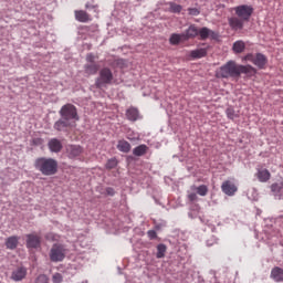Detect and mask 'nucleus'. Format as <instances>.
Masks as SVG:
<instances>
[{
	"label": "nucleus",
	"instance_id": "1",
	"mask_svg": "<svg viewBox=\"0 0 283 283\" xmlns=\"http://www.w3.org/2000/svg\"><path fill=\"white\" fill-rule=\"evenodd\" d=\"M241 74H255V67L238 64L231 60L223 64L217 72L218 78H240Z\"/></svg>",
	"mask_w": 283,
	"mask_h": 283
},
{
	"label": "nucleus",
	"instance_id": "2",
	"mask_svg": "<svg viewBox=\"0 0 283 283\" xmlns=\"http://www.w3.org/2000/svg\"><path fill=\"white\" fill-rule=\"evenodd\" d=\"M34 167L42 176H54L59 171V161L54 158L40 157L35 159Z\"/></svg>",
	"mask_w": 283,
	"mask_h": 283
},
{
	"label": "nucleus",
	"instance_id": "3",
	"mask_svg": "<svg viewBox=\"0 0 283 283\" xmlns=\"http://www.w3.org/2000/svg\"><path fill=\"white\" fill-rule=\"evenodd\" d=\"M112 81H114V73L109 67H103L99 71V76L95 81V86L101 90L106 85H112Z\"/></svg>",
	"mask_w": 283,
	"mask_h": 283
},
{
	"label": "nucleus",
	"instance_id": "4",
	"mask_svg": "<svg viewBox=\"0 0 283 283\" xmlns=\"http://www.w3.org/2000/svg\"><path fill=\"white\" fill-rule=\"evenodd\" d=\"M61 118L65 120H80L78 111L74 104H65L61 107L59 112Z\"/></svg>",
	"mask_w": 283,
	"mask_h": 283
},
{
	"label": "nucleus",
	"instance_id": "5",
	"mask_svg": "<svg viewBox=\"0 0 283 283\" xmlns=\"http://www.w3.org/2000/svg\"><path fill=\"white\" fill-rule=\"evenodd\" d=\"M49 256L51 262H63L65 260V247L59 243L53 244Z\"/></svg>",
	"mask_w": 283,
	"mask_h": 283
},
{
	"label": "nucleus",
	"instance_id": "6",
	"mask_svg": "<svg viewBox=\"0 0 283 283\" xmlns=\"http://www.w3.org/2000/svg\"><path fill=\"white\" fill-rule=\"evenodd\" d=\"M243 61H250L251 63H253V65L259 67V70H264V67L266 66V63H269L266 55L262 53H256L255 55H253L252 53L247 54L243 57Z\"/></svg>",
	"mask_w": 283,
	"mask_h": 283
},
{
	"label": "nucleus",
	"instance_id": "7",
	"mask_svg": "<svg viewBox=\"0 0 283 283\" xmlns=\"http://www.w3.org/2000/svg\"><path fill=\"white\" fill-rule=\"evenodd\" d=\"M234 12L239 19L243 21H249L253 14V7L249 4H241L234 8Z\"/></svg>",
	"mask_w": 283,
	"mask_h": 283
},
{
	"label": "nucleus",
	"instance_id": "8",
	"mask_svg": "<svg viewBox=\"0 0 283 283\" xmlns=\"http://www.w3.org/2000/svg\"><path fill=\"white\" fill-rule=\"evenodd\" d=\"M221 190L226 193V196H235L238 191V186L231 180H226L221 185Z\"/></svg>",
	"mask_w": 283,
	"mask_h": 283
},
{
	"label": "nucleus",
	"instance_id": "9",
	"mask_svg": "<svg viewBox=\"0 0 283 283\" xmlns=\"http://www.w3.org/2000/svg\"><path fill=\"white\" fill-rule=\"evenodd\" d=\"M27 247L28 249H39L41 247V237L35 233L27 234Z\"/></svg>",
	"mask_w": 283,
	"mask_h": 283
},
{
	"label": "nucleus",
	"instance_id": "10",
	"mask_svg": "<svg viewBox=\"0 0 283 283\" xmlns=\"http://www.w3.org/2000/svg\"><path fill=\"white\" fill-rule=\"evenodd\" d=\"M229 27L234 32H238V30L244 29V20L238 17H231L228 19Z\"/></svg>",
	"mask_w": 283,
	"mask_h": 283
},
{
	"label": "nucleus",
	"instance_id": "11",
	"mask_svg": "<svg viewBox=\"0 0 283 283\" xmlns=\"http://www.w3.org/2000/svg\"><path fill=\"white\" fill-rule=\"evenodd\" d=\"M66 154L69 158H77V156H81V154H83V147L78 145H67Z\"/></svg>",
	"mask_w": 283,
	"mask_h": 283
},
{
	"label": "nucleus",
	"instance_id": "12",
	"mask_svg": "<svg viewBox=\"0 0 283 283\" xmlns=\"http://www.w3.org/2000/svg\"><path fill=\"white\" fill-rule=\"evenodd\" d=\"M25 275H28V269L20 266L13 270L11 277L14 282H21V280H24Z\"/></svg>",
	"mask_w": 283,
	"mask_h": 283
},
{
	"label": "nucleus",
	"instance_id": "13",
	"mask_svg": "<svg viewBox=\"0 0 283 283\" xmlns=\"http://www.w3.org/2000/svg\"><path fill=\"white\" fill-rule=\"evenodd\" d=\"M75 20L78 21L80 23H88V21H92V17L90 13L83 10H75Z\"/></svg>",
	"mask_w": 283,
	"mask_h": 283
},
{
	"label": "nucleus",
	"instance_id": "14",
	"mask_svg": "<svg viewBox=\"0 0 283 283\" xmlns=\"http://www.w3.org/2000/svg\"><path fill=\"white\" fill-rule=\"evenodd\" d=\"M48 147H49L50 151H52L53 154H59V151H61V149H63V144L61 143V140H59L56 138H52L48 143Z\"/></svg>",
	"mask_w": 283,
	"mask_h": 283
},
{
	"label": "nucleus",
	"instance_id": "15",
	"mask_svg": "<svg viewBox=\"0 0 283 283\" xmlns=\"http://www.w3.org/2000/svg\"><path fill=\"white\" fill-rule=\"evenodd\" d=\"M198 34H199L198 27H196V24H191L184 33V38L186 41H189V39H196Z\"/></svg>",
	"mask_w": 283,
	"mask_h": 283
},
{
	"label": "nucleus",
	"instance_id": "16",
	"mask_svg": "<svg viewBox=\"0 0 283 283\" xmlns=\"http://www.w3.org/2000/svg\"><path fill=\"white\" fill-rule=\"evenodd\" d=\"M139 117H140V113L138 112V108L129 107L126 111L127 120H130L132 123H136V120H138Z\"/></svg>",
	"mask_w": 283,
	"mask_h": 283
},
{
	"label": "nucleus",
	"instance_id": "17",
	"mask_svg": "<svg viewBox=\"0 0 283 283\" xmlns=\"http://www.w3.org/2000/svg\"><path fill=\"white\" fill-rule=\"evenodd\" d=\"M270 277L274 280V282H283V269L280 266L273 268Z\"/></svg>",
	"mask_w": 283,
	"mask_h": 283
},
{
	"label": "nucleus",
	"instance_id": "18",
	"mask_svg": "<svg viewBox=\"0 0 283 283\" xmlns=\"http://www.w3.org/2000/svg\"><path fill=\"white\" fill-rule=\"evenodd\" d=\"M70 120L65 119V118H61L57 122L54 123V129H56V132H65L67 129V127H70Z\"/></svg>",
	"mask_w": 283,
	"mask_h": 283
},
{
	"label": "nucleus",
	"instance_id": "19",
	"mask_svg": "<svg viewBox=\"0 0 283 283\" xmlns=\"http://www.w3.org/2000/svg\"><path fill=\"white\" fill-rule=\"evenodd\" d=\"M117 149L123 154H129V151H132V144L125 139H120L117 143Z\"/></svg>",
	"mask_w": 283,
	"mask_h": 283
},
{
	"label": "nucleus",
	"instance_id": "20",
	"mask_svg": "<svg viewBox=\"0 0 283 283\" xmlns=\"http://www.w3.org/2000/svg\"><path fill=\"white\" fill-rule=\"evenodd\" d=\"M244 50H247V44L242 40L235 41L232 45V52H234V54H242Z\"/></svg>",
	"mask_w": 283,
	"mask_h": 283
},
{
	"label": "nucleus",
	"instance_id": "21",
	"mask_svg": "<svg viewBox=\"0 0 283 283\" xmlns=\"http://www.w3.org/2000/svg\"><path fill=\"white\" fill-rule=\"evenodd\" d=\"M207 52H208L207 49H196V50L190 51L189 56L192 60L205 59V56H207Z\"/></svg>",
	"mask_w": 283,
	"mask_h": 283
},
{
	"label": "nucleus",
	"instance_id": "22",
	"mask_svg": "<svg viewBox=\"0 0 283 283\" xmlns=\"http://www.w3.org/2000/svg\"><path fill=\"white\" fill-rule=\"evenodd\" d=\"M198 35H200L201 41H206V39H209V36H212V39H214L216 32L209 30V28H207V27H203L199 30Z\"/></svg>",
	"mask_w": 283,
	"mask_h": 283
},
{
	"label": "nucleus",
	"instance_id": "23",
	"mask_svg": "<svg viewBox=\"0 0 283 283\" xmlns=\"http://www.w3.org/2000/svg\"><path fill=\"white\" fill-rule=\"evenodd\" d=\"M256 178L260 182H269V180H271V172L268 169L259 170Z\"/></svg>",
	"mask_w": 283,
	"mask_h": 283
},
{
	"label": "nucleus",
	"instance_id": "24",
	"mask_svg": "<svg viewBox=\"0 0 283 283\" xmlns=\"http://www.w3.org/2000/svg\"><path fill=\"white\" fill-rule=\"evenodd\" d=\"M181 41H187L184 33H172L169 38L170 45H179Z\"/></svg>",
	"mask_w": 283,
	"mask_h": 283
},
{
	"label": "nucleus",
	"instance_id": "25",
	"mask_svg": "<svg viewBox=\"0 0 283 283\" xmlns=\"http://www.w3.org/2000/svg\"><path fill=\"white\" fill-rule=\"evenodd\" d=\"M99 67L98 64H85L84 72L85 74H88V76H94V74H97Z\"/></svg>",
	"mask_w": 283,
	"mask_h": 283
},
{
	"label": "nucleus",
	"instance_id": "26",
	"mask_svg": "<svg viewBox=\"0 0 283 283\" xmlns=\"http://www.w3.org/2000/svg\"><path fill=\"white\" fill-rule=\"evenodd\" d=\"M6 247L7 249H10L11 251H13V249H17V247H19V237H9L6 240Z\"/></svg>",
	"mask_w": 283,
	"mask_h": 283
},
{
	"label": "nucleus",
	"instance_id": "27",
	"mask_svg": "<svg viewBox=\"0 0 283 283\" xmlns=\"http://www.w3.org/2000/svg\"><path fill=\"white\" fill-rule=\"evenodd\" d=\"M147 151H149V147L145 144H142L133 149L134 156H138V157L145 156Z\"/></svg>",
	"mask_w": 283,
	"mask_h": 283
},
{
	"label": "nucleus",
	"instance_id": "28",
	"mask_svg": "<svg viewBox=\"0 0 283 283\" xmlns=\"http://www.w3.org/2000/svg\"><path fill=\"white\" fill-rule=\"evenodd\" d=\"M190 189L191 191H197L198 196H202V197L209 193V187H207L206 185H200L199 187L191 186Z\"/></svg>",
	"mask_w": 283,
	"mask_h": 283
},
{
	"label": "nucleus",
	"instance_id": "29",
	"mask_svg": "<svg viewBox=\"0 0 283 283\" xmlns=\"http://www.w3.org/2000/svg\"><path fill=\"white\" fill-rule=\"evenodd\" d=\"M167 6H169L168 11L172 12V14H180V12H182V6L176 2H168Z\"/></svg>",
	"mask_w": 283,
	"mask_h": 283
},
{
	"label": "nucleus",
	"instance_id": "30",
	"mask_svg": "<svg viewBox=\"0 0 283 283\" xmlns=\"http://www.w3.org/2000/svg\"><path fill=\"white\" fill-rule=\"evenodd\" d=\"M167 252V245L158 244L157 245V258H165V253Z\"/></svg>",
	"mask_w": 283,
	"mask_h": 283
},
{
	"label": "nucleus",
	"instance_id": "31",
	"mask_svg": "<svg viewBox=\"0 0 283 283\" xmlns=\"http://www.w3.org/2000/svg\"><path fill=\"white\" fill-rule=\"evenodd\" d=\"M226 114H227L228 118H230V120L238 118V114H235V109L231 106L226 109Z\"/></svg>",
	"mask_w": 283,
	"mask_h": 283
},
{
	"label": "nucleus",
	"instance_id": "32",
	"mask_svg": "<svg viewBox=\"0 0 283 283\" xmlns=\"http://www.w3.org/2000/svg\"><path fill=\"white\" fill-rule=\"evenodd\" d=\"M117 165H118V160L116 158H111L106 163V169H115Z\"/></svg>",
	"mask_w": 283,
	"mask_h": 283
},
{
	"label": "nucleus",
	"instance_id": "33",
	"mask_svg": "<svg viewBox=\"0 0 283 283\" xmlns=\"http://www.w3.org/2000/svg\"><path fill=\"white\" fill-rule=\"evenodd\" d=\"M34 283H50V277H48V275H45V274H40L35 279Z\"/></svg>",
	"mask_w": 283,
	"mask_h": 283
},
{
	"label": "nucleus",
	"instance_id": "34",
	"mask_svg": "<svg viewBox=\"0 0 283 283\" xmlns=\"http://www.w3.org/2000/svg\"><path fill=\"white\" fill-rule=\"evenodd\" d=\"M96 59H98V56L94 55L93 53H88L86 55L87 64H96Z\"/></svg>",
	"mask_w": 283,
	"mask_h": 283
},
{
	"label": "nucleus",
	"instance_id": "35",
	"mask_svg": "<svg viewBox=\"0 0 283 283\" xmlns=\"http://www.w3.org/2000/svg\"><path fill=\"white\" fill-rule=\"evenodd\" d=\"M45 240H49V242H56L59 240V237L52 232L46 233Z\"/></svg>",
	"mask_w": 283,
	"mask_h": 283
},
{
	"label": "nucleus",
	"instance_id": "36",
	"mask_svg": "<svg viewBox=\"0 0 283 283\" xmlns=\"http://www.w3.org/2000/svg\"><path fill=\"white\" fill-rule=\"evenodd\" d=\"M52 282L53 283H61V282H63V275L61 273L53 274Z\"/></svg>",
	"mask_w": 283,
	"mask_h": 283
},
{
	"label": "nucleus",
	"instance_id": "37",
	"mask_svg": "<svg viewBox=\"0 0 283 283\" xmlns=\"http://www.w3.org/2000/svg\"><path fill=\"white\" fill-rule=\"evenodd\" d=\"M188 13L190 14V17H198V14H200V10H198L197 8H189Z\"/></svg>",
	"mask_w": 283,
	"mask_h": 283
},
{
	"label": "nucleus",
	"instance_id": "38",
	"mask_svg": "<svg viewBox=\"0 0 283 283\" xmlns=\"http://www.w3.org/2000/svg\"><path fill=\"white\" fill-rule=\"evenodd\" d=\"M147 235L149 240H156L158 238V233H156V230H148Z\"/></svg>",
	"mask_w": 283,
	"mask_h": 283
},
{
	"label": "nucleus",
	"instance_id": "39",
	"mask_svg": "<svg viewBox=\"0 0 283 283\" xmlns=\"http://www.w3.org/2000/svg\"><path fill=\"white\" fill-rule=\"evenodd\" d=\"M32 144L35 145L36 147H41V145H43V138L41 137L33 138Z\"/></svg>",
	"mask_w": 283,
	"mask_h": 283
},
{
	"label": "nucleus",
	"instance_id": "40",
	"mask_svg": "<svg viewBox=\"0 0 283 283\" xmlns=\"http://www.w3.org/2000/svg\"><path fill=\"white\" fill-rule=\"evenodd\" d=\"M188 200L190 202H196V200H198V195H196V192H189L188 193Z\"/></svg>",
	"mask_w": 283,
	"mask_h": 283
},
{
	"label": "nucleus",
	"instance_id": "41",
	"mask_svg": "<svg viewBox=\"0 0 283 283\" xmlns=\"http://www.w3.org/2000/svg\"><path fill=\"white\" fill-rule=\"evenodd\" d=\"M85 8H86V10H90V9L92 8V9L95 10V12H96L98 6H92V4H90V3H86V4H85Z\"/></svg>",
	"mask_w": 283,
	"mask_h": 283
},
{
	"label": "nucleus",
	"instance_id": "42",
	"mask_svg": "<svg viewBox=\"0 0 283 283\" xmlns=\"http://www.w3.org/2000/svg\"><path fill=\"white\" fill-rule=\"evenodd\" d=\"M106 193H107V196H114V193H115L114 188H107Z\"/></svg>",
	"mask_w": 283,
	"mask_h": 283
},
{
	"label": "nucleus",
	"instance_id": "43",
	"mask_svg": "<svg viewBox=\"0 0 283 283\" xmlns=\"http://www.w3.org/2000/svg\"><path fill=\"white\" fill-rule=\"evenodd\" d=\"M272 191H280V186H277V184H273Z\"/></svg>",
	"mask_w": 283,
	"mask_h": 283
}]
</instances>
